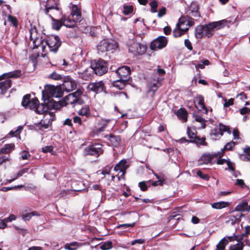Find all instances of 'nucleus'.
I'll use <instances>...</instances> for the list:
<instances>
[{"label": "nucleus", "instance_id": "obj_5", "mask_svg": "<svg viewBox=\"0 0 250 250\" xmlns=\"http://www.w3.org/2000/svg\"><path fill=\"white\" fill-rule=\"evenodd\" d=\"M30 39L33 41V49L37 48L44 42L42 37L38 32L37 27L33 24H30Z\"/></svg>", "mask_w": 250, "mask_h": 250}, {"label": "nucleus", "instance_id": "obj_62", "mask_svg": "<svg viewBox=\"0 0 250 250\" xmlns=\"http://www.w3.org/2000/svg\"><path fill=\"white\" fill-rule=\"evenodd\" d=\"M166 8L165 7H163L161 9H159L158 13V17L159 18H161L166 14Z\"/></svg>", "mask_w": 250, "mask_h": 250}, {"label": "nucleus", "instance_id": "obj_43", "mask_svg": "<svg viewBox=\"0 0 250 250\" xmlns=\"http://www.w3.org/2000/svg\"><path fill=\"white\" fill-rule=\"evenodd\" d=\"M33 216H40V214L37 211H33L29 213L22 214L21 217L25 221H29Z\"/></svg>", "mask_w": 250, "mask_h": 250}, {"label": "nucleus", "instance_id": "obj_18", "mask_svg": "<svg viewBox=\"0 0 250 250\" xmlns=\"http://www.w3.org/2000/svg\"><path fill=\"white\" fill-rule=\"evenodd\" d=\"M187 14L189 16L199 18L200 14L199 12V6L196 2H192L187 11Z\"/></svg>", "mask_w": 250, "mask_h": 250}, {"label": "nucleus", "instance_id": "obj_4", "mask_svg": "<svg viewBox=\"0 0 250 250\" xmlns=\"http://www.w3.org/2000/svg\"><path fill=\"white\" fill-rule=\"evenodd\" d=\"M91 67L93 71L98 76H102L107 72V63L102 59L91 62Z\"/></svg>", "mask_w": 250, "mask_h": 250}, {"label": "nucleus", "instance_id": "obj_7", "mask_svg": "<svg viewBox=\"0 0 250 250\" xmlns=\"http://www.w3.org/2000/svg\"><path fill=\"white\" fill-rule=\"evenodd\" d=\"M224 132H228L229 134L231 133L229 126L220 123L218 126L210 130V137L212 140H218L223 136Z\"/></svg>", "mask_w": 250, "mask_h": 250}, {"label": "nucleus", "instance_id": "obj_8", "mask_svg": "<svg viewBox=\"0 0 250 250\" xmlns=\"http://www.w3.org/2000/svg\"><path fill=\"white\" fill-rule=\"evenodd\" d=\"M110 70H111L112 73L111 75H118L119 79L124 81L128 82L129 79V75L131 72L130 69L127 66H123L119 67L116 70H113V66L110 67Z\"/></svg>", "mask_w": 250, "mask_h": 250}, {"label": "nucleus", "instance_id": "obj_44", "mask_svg": "<svg viewBox=\"0 0 250 250\" xmlns=\"http://www.w3.org/2000/svg\"><path fill=\"white\" fill-rule=\"evenodd\" d=\"M79 243L77 242H74L71 243H66L64 245V248L68 250H76Z\"/></svg>", "mask_w": 250, "mask_h": 250}, {"label": "nucleus", "instance_id": "obj_57", "mask_svg": "<svg viewBox=\"0 0 250 250\" xmlns=\"http://www.w3.org/2000/svg\"><path fill=\"white\" fill-rule=\"evenodd\" d=\"M187 133L190 139L194 140L197 137L194 132L191 131L189 127H188Z\"/></svg>", "mask_w": 250, "mask_h": 250}, {"label": "nucleus", "instance_id": "obj_37", "mask_svg": "<svg viewBox=\"0 0 250 250\" xmlns=\"http://www.w3.org/2000/svg\"><path fill=\"white\" fill-rule=\"evenodd\" d=\"M181 140L182 142H183L184 141H188V142H190L189 141H187L185 138H182L181 139ZM205 140H206L205 137L200 138L197 136V137L195 138V139L194 140H193L191 141L190 142H193L197 144H199V145H202V146H207V144L206 142H205Z\"/></svg>", "mask_w": 250, "mask_h": 250}, {"label": "nucleus", "instance_id": "obj_50", "mask_svg": "<svg viewBox=\"0 0 250 250\" xmlns=\"http://www.w3.org/2000/svg\"><path fill=\"white\" fill-rule=\"evenodd\" d=\"M133 10V7L131 5L129 6H124L123 13L125 15H127L132 13Z\"/></svg>", "mask_w": 250, "mask_h": 250}, {"label": "nucleus", "instance_id": "obj_51", "mask_svg": "<svg viewBox=\"0 0 250 250\" xmlns=\"http://www.w3.org/2000/svg\"><path fill=\"white\" fill-rule=\"evenodd\" d=\"M151 7V11L152 13H155L157 12V8L158 7V3L156 0H153L149 4Z\"/></svg>", "mask_w": 250, "mask_h": 250}, {"label": "nucleus", "instance_id": "obj_41", "mask_svg": "<svg viewBox=\"0 0 250 250\" xmlns=\"http://www.w3.org/2000/svg\"><path fill=\"white\" fill-rule=\"evenodd\" d=\"M193 117L195 119V121L201 123V128H205L206 127V121L200 115L194 113L193 114Z\"/></svg>", "mask_w": 250, "mask_h": 250}, {"label": "nucleus", "instance_id": "obj_60", "mask_svg": "<svg viewBox=\"0 0 250 250\" xmlns=\"http://www.w3.org/2000/svg\"><path fill=\"white\" fill-rule=\"evenodd\" d=\"M145 242V240L144 239H139L133 240L131 242V245H134L136 244H142Z\"/></svg>", "mask_w": 250, "mask_h": 250}, {"label": "nucleus", "instance_id": "obj_47", "mask_svg": "<svg viewBox=\"0 0 250 250\" xmlns=\"http://www.w3.org/2000/svg\"><path fill=\"white\" fill-rule=\"evenodd\" d=\"M7 20L9 22H11L14 26L16 27H17L18 25V21L16 17L11 15H9L7 17Z\"/></svg>", "mask_w": 250, "mask_h": 250}, {"label": "nucleus", "instance_id": "obj_27", "mask_svg": "<svg viewBox=\"0 0 250 250\" xmlns=\"http://www.w3.org/2000/svg\"><path fill=\"white\" fill-rule=\"evenodd\" d=\"M218 155L217 154H213L212 155L204 154L203 155L199 160L201 164H208L209 163H212L213 158H217Z\"/></svg>", "mask_w": 250, "mask_h": 250}, {"label": "nucleus", "instance_id": "obj_25", "mask_svg": "<svg viewBox=\"0 0 250 250\" xmlns=\"http://www.w3.org/2000/svg\"><path fill=\"white\" fill-rule=\"evenodd\" d=\"M235 209L236 211L241 212L249 211L250 210V205H249V200H243L236 206Z\"/></svg>", "mask_w": 250, "mask_h": 250}, {"label": "nucleus", "instance_id": "obj_19", "mask_svg": "<svg viewBox=\"0 0 250 250\" xmlns=\"http://www.w3.org/2000/svg\"><path fill=\"white\" fill-rule=\"evenodd\" d=\"M109 122V120L102 119L100 121L97 126H96L93 130V132L95 135H98L103 132L107 127Z\"/></svg>", "mask_w": 250, "mask_h": 250}, {"label": "nucleus", "instance_id": "obj_32", "mask_svg": "<svg viewBox=\"0 0 250 250\" xmlns=\"http://www.w3.org/2000/svg\"><path fill=\"white\" fill-rule=\"evenodd\" d=\"M52 122V119H48L47 117V114H45L43 116V118L39 123L41 126L44 129L48 128L50 125H51Z\"/></svg>", "mask_w": 250, "mask_h": 250}, {"label": "nucleus", "instance_id": "obj_2", "mask_svg": "<svg viewBox=\"0 0 250 250\" xmlns=\"http://www.w3.org/2000/svg\"><path fill=\"white\" fill-rule=\"evenodd\" d=\"M21 105L25 108H29L35 111L37 114H43L44 115L45 114H47V111L44 104L42 103L40 104L39 101L36 97L31 99V95L30 94H26L23 97Z\"/></svg>", "mask_w": 250, "mask_h": 250}, {"label": "nucleus", "instance_id": "obj_56", "mask_svg": "<svg viewBox=\"0 0 250 250\" xmlns=\"http://www.w3.org/2000/svg\"><path fill=\"white\" fill-rule=\"evenodd\" d=\"M139 187L142 191H146L148 188V186L146 185V182L143 181L139 183Z\"/></svg>", "mask_w": 250, "mask_h": 250}, {"label": "nucleus", "instance_id": "obj_55", "mask_svg": "<svg viewBox=\"0 0 250 250\" xmlns=\"http://www.w3.org/2000/svg\"><path fill=\"white\" fill-rule=\"evenodd\" d=\"M235 143L234 142L231 141L229 142L224 146V149L227 150H231L232 148L235 146Z\"/></svg>", "mask_w": 250, "mask_h": 250}, {"label": "nucleus", "instance_id": "obj_29", "mask_svg": "<svg viewBox=\"0 0 250 250\" xmlns=\"http://www.w3.org/2000/svg\"><path fill=\"white\" fill-rule=\"evenodd\" d=\"M161 80L159 78H157L156 81L153 83H150L148 85L149 91H152L153 94L158 90V88L161 85Z\"/></svg>", "mask_w": 250, "mask_h": 250}, {"label": "nucleus", "instance_id": "obj_54", "mask_svg": "<svg viewBox=\"0 0 250 250\" xmlns=\"http://www.w3.org/2000/svg\"><path fill=\"white\" fill-rule=\"evenodd\" d=\"M225 103L224 104V106L225 107H227L229 106L230 105H232L233 104L234 100L232 98L227 100L226 99H224Z\"/></svg>", "mask_w": 250, "mask_h": 250}, {"label": "nucleus", "instance_id": "obj_58", "mask_svg": "<svg viewBox=\"0 0 250 250\" xmlns=\"http://www.w3.org/2000/svg\"><path fill=\"white\" fill-rule=\"evenodd\" d=\"M135 225V223H131V224H123L119 225L117 227V228H123V229H126L129 227H133Z\"/></svg>", "mask_w": 250, "mask_h": 250}, {"label": "nucleus", "instance_id": "obj_11", "mask_svg": "<svg viewBox=\"0 0 250 250\" xmlns=\"http://www.w3.org/2000/svg\"><path fill=\"white\" fill-rule=\"evenodd\" d=\"M128 50L135 55H140L146 52V47L145 45L132 40L128 44Z\"/></svg>", "mask_w": 250, "mask_h": 250}, {"label": "nucleus", "instance_id": "obj_12", "mask_svg": "<svg viewBox=\"0 0 250 250\" xmlns=\"http://www.w3.org/2000/svg\"><path fill=\"white\" fill-rule=\"evenodd\" d=\"M42 99L43 100V104L47 110L52 109L58 110L65 105L64 101L57 102L53 98H42Z\"/></svg>", "mask_w": 250, "mask_h": 250}, {"label": "nucleus", "instance_id": "obj_10", "mask_svg": "<svg viewBox=\"0 0 250 250\" xmlns=\"http://www.w3.org/2000/svg\"><path fill=\"white\" fill-rule=\"evenodd\" d=\"M83 91L81 89H78L75 92L69 94L65 97L64 100L65 105L78 103L82 104L83 101L80 99V97L83 94Z\"/></svg>", "mask_w": 250, "mask_h": 250}, {"label": "nucleus", "instance_id": "obj_39", "mask_svg": "<svg viewBox=\"0 0 250 250\" xmlns=\"http://www.w3.org/2000/svg\"><path fill=\"white\" fill-rule=\"evenodd\" d=\"M121 143V138L118 136H114L110 134V144L114 147H118Z\"/></svg>", "mask_w": 250, "mask_h": 250}, {"label": "nucleus", "instance_id": "obj_13", "mask_svg": "<svg viewBox=\"0 0 250 250\" xmlns=\"http://www.w3.org/2000/svg\"><path fill=\"white\" fill-rule=\"evenodd\" d=\"M59 0H46L44 8H41V9L46 15H47L49 17H52V16L49 14V13L52 10L59 11Z\"/></svg>", "mask_w": 250, "mask_h": 250}, {"label": "nucleus", "instance_id": "obj_48", "mask_svg": "<svg viewBox=\"0 0 250 250\" xmlns=\"http://www.w3.org/2000/svg\"><path fill=\"white\" fill-rule=\"evenodd\" d=\"M56 90H55V97L56 98L61 97L63 95V89L62 85L56 86Z\"/></svg>", "mask_w": 250, "mask_h": 250}, {"label": "nucleus", "instance_id": "obj_42", "mask_svg": "<svg viewBox=\"0 0 250 250\" xmlns=\"http://www.w3.org/2000/svg\"><path fill=\"white\" fill-rule=\"evenodd\" d=\"M228 244V240L226 237H224L221 239L218 244L216 245L215 250H224L226 246Z\"/></svg>", "mask_w": 250, "mask_h": 250}, {"label": "nucleus", "instance_id": "obj_35", "mask_svg": "<svg viewBox=\"0 0 250 250\" xmlns=\"http://www.w3.org/2000/svg\"><path fill=\"white\" fill-rule=\"evenodd\" d=\"M177 116L184 122H186L188 120V113L184 108H180L177 113Z\"/></svg>", "mask_w": 250, "mask_h": 250}, {"label": "nucleus", "instance_id": "obj_28", "mask_svg": "<svg viewBox=\"0 0 250 250\" xmlns=\"http://www.w3.org/2000/svg\"><path fill=\"white\" fill-rule=\"evenodd\" d=\"M109 46V42L108 40L104 39L103 41H101L97 45V49L102 52H104L108 50Z\"/></svg>", "mask_w": 250, "mask_h": 250}, {"label": "nucleus", "instance_id": "obj_64", "mask_svg": "<svg viewBox=\"0 0 250 250\" xmlns=\"http://www.w3.org/2000/svg\"><path fill=\"white\" fill-rule=\"evenodd\" d=\"M250 112V109H249L246 107H244L240 110V113L242 115H244L245 114L249 113Z\"/></svg>", "mask_w": 250, "mask_h": 250}, {"label": "nucleus", "instance_id": "obj_24", "mask_svg": "<svg viewBox=\"0 0 250 250\" xmlns=\"http://www.w3.org/2000/svg\"><path fill=\"white\" fill-rule=\"evenodd\" d=\"M21 71L20 70H16L14 71L5 73L0 76V81L6 78H17L21 76Z\"/></svg>", "mask_w": 250, "mask_h": 250}, {"label": "nucleus", "instance_id": "obj_3", "mask_svg": "<svg viewBox=\"0 0 250 250\" xmlns=\"http://www.w3.org/2000/svg\"><path fill=\"white\" fill-rule=\"evenodd\" d=\"M103 152L102 145L99 143L90 144L85 147L83 151L84 156L90 155L96 158H98Z\"/></svg>", "mask_w": 250, "mask_h": 250}, {"label": "nucleus", "instance_id": "obj_15", "mask_svg": "<svg viewBox=\"0 0 250 250\" xmlns=\"http://www.w3.org/2000/svg\"><path fill=\"white\" fill-rule=\"evenodd\" d=\"M61 85L64 91L70 92L76 88L77 83L70 76H67L63 80V83Z\"/></svg>", "mask_w": 250, "mask_h": 250}, {"label": "nucleus", "instance_id": "obj_34", "mask_svg": "<svg viewBox=\"0 0 250 250\" xmlns=\"http://www.w3.org/2000/svg\"><path fill=\"white\" fill-rule=\"evenodd\" d=\"M188 30V27H186V28H181L176 26L175 28L173 31V35L175 38L180 37L187 32Z\"/></svg>", "mask_w": 250, "mask_h": 250}, {"label": "nucleus", "instance_id": "obj_40", "mask_svg": "<svg viewBox=\"0 0 250 250\" xmlns=\"http://www.w3.org/2000/svg\"><path fill=\"white\" fill-rule=\"evenodd\" d=\"M78 114L81 116H85L88 117L90 116L91 113L88 105H84L82 108L78 111Z\"/></svg>", "mask_w": 250, "mask_h": 250}, {"label": "nucleus", "instance_id": "obj_23", "mask_svg": "<svg viewBox=\"0 0 250 250\" xmlns=\"http://www.w3.org/2000/svg\"><path fill=\"white\" fill-rule=\"evenodd\" d=\"M11 86L12 81L9 79L0 82V94L4 95Z\"/></svg>", "mask_w": 250, "mask_h": 250}, {"label": "nucleus", "instance_id": "obj_53", "mask_svg": "<svg viewBox=\"0 0 250 250\" xmlns=\"http://www.w3.org/2000/svg\"><path fill=\"white\" fill-rule=\"evenodd\" d=\"M42 151L43 153L50 152L53 154V147L52 146H45L42 148Z\"/></svg>", "mask_w": 250, "mask_h": 250}, {"label": "nucleus", "instance_id": "obj_36", "mask_svg": "<svg viewBox=\"0 0 250 250\" xmlns=\"http://www.w3.org/2000/svg\"><path fill=\"white\" fill-rule=\"evenodd\" d=\"M229 204L227 202L221 201L211 204V207L215 209H222L228 207Z\"/></svg>", "mask_w": 250, "mask_h": 250}, {"label": "nucleus", "instance_id": "obj_52", "mask_svg": "<svg viewBox=\"0 0 250 250\" xmlns=\"http://www.w3.org/2000/svg\"><path fill=\"white\" fill-rule=\"evenodd\" d=\"M49 78L55 80H59L62 79V75L58 74L55 72H54L52 74H51L50 75Z\"/></svg>", "mask_w": 250, "mask_h": 250}, {"label": "nucleus", "instance_id": "obj_31", "mask_svg": "<svg viewBox=\"0 0 250 250\" xmlns=\"http://www.w3.org/2000/svg\"><path fill=\"white\" fill-rule=\"evenodd\" d=\"M127 83V81H124L122 80V79H119V80H115L113 81L112 87L116 88L119 90H122L125 88Z\"/></svg>", "mask_w": 250, "mask_h": 250}, {"label": "nucleus", "instance_id": "obj_22", "mask_svg": "<svg viewBox=\"0 0 250 250\" xmlns=\"http://www.w3.org/2000/svg\"><path fill=\"white\" fill-rule=\"evenodd\" d=\"M64 25L67 27L73 28L75 26L77 22L79 21L76 20V18H72L70 15L66 17L65 16L62 17Z\"/></svg>", "mask_w": 250, "mask_h": 250}, {"label": "nucleus", "instance_id": "obj_14", "mask_svg": "<svg viewBox=\"0 0 250 250\" xmlns=\"http://www.w3.org/2000/svg\"><path fill=\"white\" fill-rule=\"evenodd\" d=\"M167 40L166 37L160 36L151 42L150 48L153 50L162 49L167 45Z\"/></svg>", "mask_w": 250, "mask_h": 250}, {"label": "nucleus", "instance_id": "obj_26", "mask_svg": "<svg viewBox=\"0 0 250 250\" xmlns=\"http://www.w3.org/2000/svg\"><path fill=\"white\" fill-rule=\"evenodd\" d=\"M70 16L72 18H74L76 16V20L80 21L82 18L81 9L77 5L72 4L71 6V12Z\"/></svg>", "mask_w": 250, "mask_h": 250}, {"label": "nucleus", "instance_id": "obj_38", "mask_svg": "<svg viewBox=\"0 0 250 250\" xmlns=\"http://www.w3.org/2000/svg\"><path fill=\"white\" fill-rule=\"evenodd\" d=\"M51 18L53 21V27L55 29L59 30L62 25H64L62 17L60 20H56L52 17Z\"/></svg>", "mask_w": 250, "mask_h": 250}, {"label": "nucleus", "instance_id": "obj_16", "mask_svg": "<svg viewBox=\"0 0 250 250\" xmlns=\"http://www.w3.org/2000/svg\"><path fill=\"white\" fill-rule=\"evenodd\" d=\"M88 88L96 93L102 92H104L105 94L107 93L105 90L106 87L102 81L89 83L88 85Z\"/></svg>", "mask_w": 250, "mask_h": 250}, {"label": "nucleus", "instance_id": "obj_45", "mask_svg": "<svg viewBox=\"0 0 250 250\" xmlns=\"http://www.w3.org/2000/svg\"><path fill=\"white\" fill-rule=\"evenodd\" d=\"M244 246L242 242H238L236 244L230 245L228 250H243Z\"/></svg>", "mask_w": 250, "mask_h": 250}, {"label": "nucleus", "instance_id": "obj_30", "mask_svg": "<svg viewBox=\"0 0 250 250\" xmlns=\"http://www.w3.org/2000/svg\"><path fill=\"white\" fill-rule=\"evenodd\" d=\"M93 72H94L93 70L91 71L86 69L83 72L79 73V77L84 80L89 81L92 78Z\"/></svg>", "mask_w": 250, "mask_h": 250}, {"label": "nucleus", "instance_id": "obj_49", "mask_svg": "<svg viewBox=\"0 0 250 250\" xmlns=\"http://www.w3.org/2000/svg\"><path fill=\"white\" fill-rule=\"evenodd\" d=\"M110 49L114 50L115 51L119 50L118 42L116 40H112L110 42Z\"/></svg>", "mask_w": 250, "mask_h": 250}, {"label": "nucleus", "instance_id": "obj_59", "mask_svg": "<svg viewBox=\"0 0 250 250\" xmlns=\"http://www.w3.org/2000/svg\"><path fill=\"white\" fill-rule=\"evenodd\" d=\"M197 175L200 177L201 179L204 180H208V174H203L201 170H198L197 171Z\"/></svg>", "mask_w": 250, "mask_h": 250}, {"label": "nucleus", "instance_id": "obj_21", "mask_svg": "<svg viewBox=\"0 0 250 250\" xmlns=\"http://www.w3.org/2000/svg\"><path fill=\"white\" fill-rule=\"evenodd\" d=\"M56 86L48 85L45 90L42 91V98H52L55 97Z\"/></svg>", "mask_w": 250, "mask_h": 250}, {"label": "nucleus", "instance_id": "obj_20", "mask_svg": "<svg viewBox=\"0 0 250 250\" xmlns=\"http://www.w3.org/2000/svg\"><path fill=\"white\" fill-rule=\"evenodd\" d=\"M194 103L195 104H198L199 107L196 106V107L199 110H205V113L207 114L208 113V110L206 108L204 103V98L202 95H197L194 98Z\"/></svg>", "mask_w": 250, "mask_h": 250}, {"label": "nucleus", "instance_id": "obj_63", "mask_svg": "<svg viewBox=\"0 0 250 250\" xmlns=\"http://www.w3.org/2000/svg\"><path fill=\"white\" fill-rule=\"evenodd\" d=\"M100 248L102 250H106L109 249V241H106L104 244L101 245Z\"/></svg>", "mask_w": 250, "mask_h": 250}, {"label": "nucleus", "instance_id": "obj_6", "mask_svg": "<svg viewBox=\"0 0 250 250\" xmlns=\"http://www.w3.org/2000/svg\"><path fill=\"white\" fill-rule=\"evenodd\" d=\"M127 163L126 160H122L115 166L114 170L116 172H118V173L115 176H112V180L120 181L121 179L124 178L125 171L128 167Z\"/></svg>", "mask_w": 250, "mask_h": 250}, {"label": "nucleus", "instance_id": "obj_61", "mask_svg": "<svg viewBox=\"0 0 250 250\" xmlns=\"http://www.w3.org/2000/svg\"><path fill=\"white\" fill-rule=\"evenodd\" d=\"M184 44L185 46L189 50H192V46L191 45V42L188 39L185 40Z\"/></svg>", "mask_w": 250, "mask_h": 250}, {"label": "nucleus", "instance_id": "obj_46", "mask_svg": "<svg viewBox=\"0 0 250 250\" xmlns=\"http://www.w3.org/2000/svg\"><path fill=\"white\" fill-rule=\"evenodd\" d=\"M22 129H23L22 126H19L16 130H11L9 132V135H10L12 137H17L18 135H20Z\"/></svg>", "mask_w": 250, "mask_h": 250}, {"label": "nucleus", "instance_id": "obj_1", "mask_svg": "<svg viewBox=\"0 0 250 250\" xmlns=\"http://www.w3.org/2000/svg\"><path fill=\"white\" fill-rule=\"evenodd\" d=\"M229 21L223 20L217 21H213L204 25H198L195 29V36L197 39L203 38H210L214 34V32L226 26H229Z\"/></svg>", "mask_w": 250, "mask_h": 250}, {"label": "nucleus", "instance_id": "obj_9", "mask_svg": "<svg viewBox=\"0 0 250 250\" xmlns=\"http://www.w3.org/2000/svg\"><path fill=\"white\" fill-rule=\"evenodd\" d=\"M45 43L49 47L50 51L56 53L62 42L59 36L51 35L45 40Z\"/></svg>", "mask_w": 250, "mask_h": 250}, {"label": "nucleus", "instance_id": "obj_33", "mask_svg": "<svg viewBox=\"0 0 250 250\" xmlns=\"http://www.w3.org/2000/svg\"><path fill=\"white\" fill-rule=\"evenodd\" d=\"M14 143L5 144L4 146L0 149V154H9L15 148Z\"/></svg>", "mask_w": 250, "mask_h": 250}, {"label": "nucleus", "instance_id": "obj_17", "mask_svg": "<svg viewBox=\"0 0 250 250\" xmlns=\"http://www.w3.org/2000/svg\"><path fill=\"white\" fill-rule=\"evenodd\" d=\"M194 23L192 19L187 17H181L179 19L176 26L181 28H186V27H188L189 28V27L193 25Z\"/></svg>", "mask_w": 250, "mask_h": 250}]
</instances>
